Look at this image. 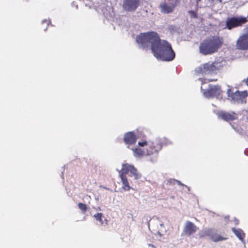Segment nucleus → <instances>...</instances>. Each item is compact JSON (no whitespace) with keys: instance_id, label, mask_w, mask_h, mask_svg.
Here are the masks:
<instances>
[{"instance_id":"nucleus-1","label":"nucleus","mask_w":248,"mask_h":248,"mask_svg":"<svg viewBox=\"0 0 248 248\" xmlns=\"http://www.w3.org/2000/svg\"><path fill=\"white\" fill-rule=\"evenodd\" d=\"M136 42L140 48L151 49L157 60L171 61L175 57V53L170 44L164 40H161L155 32L140 33L137 36Z\"/></svg>"},{"instance_id":"nucleus-2","label":"nucleus","mask_w":248,"mask_h":248,"mask_svg":"<svg viewBox=\"0 0 248 248\" xmlns=\"http://www.w3.org/2000/svg\"><path fill=\"white\" fill-rule=\"evenodd\" d=\"M140 148H132L135 157L140 158L143 156H151L150 160L155 162L157 160L158 153L162 148L161 142L159 139L154 141H141L138 142Z\"/></svg>"},{"instance_id":"nucleus-3","label":"nucleus","mask_w":248,"mask_h":248,"mask_svg":"<svg viewBox=\"0 0 248 248\" xmlns=\"http://www.w3.org/2000/svg\"><path fill=\"white\" fill-rule=\"evenodd\" d=\"M220 39L213 37L203 41L199 46L200 52L203 55H209L215 52L221 46Z\"/></svg>"},{"instance_id":"nucleus-4","label":"nucleus","mask_w":248,"mask_h":248,"mask_svg":"<svg viewBox=\"0 0 248 248\" xmlns=\"http://www.w3.org/2000/svg\"><path fill=\"white\" fill-rule=\"evenodd\" d=\"M223 61H215L212 63H206L195 69V72L202 74H213L217 73L225 64Z\"/></svg>"},{"instance_id":"nucleus-5","label":"nucleus","mask_w":248,"mask_h":248,"mask_svg":"<svg viewBox=\"0 0 248 248\" xmlns=\"http://www.w3.org/2000/svg\"><path fill=\"white\" fill-rule=\"evenodd\" d=\"M135 169L134 166L131 164L124 163L122 164L121 170H117L122 182V188L125 191H128L131 188L126 175H129L133 170H135Z\"/></svg>"},{"instance_id":"nucleus-6","label":"nucleus","mask_w":248,"mask_h":248,"mask_svg":"<svg viewBox=\"0 0 248 248\" xmlns=\"http://www.w3.org/2000/svg\"><path fill=\"white\" fill-rule=\"evenodd\" d=\"M227 93L228 99L232 103H244L246 102V97L248 95L247 91L239 92L228 87Z\"/></svg>"},{"instance_id":"nucleus-7","label":"nucleus","mask_w":248,"mask_h":248,"mask_svg":"<svg viewBox=\"0 0 248 248\" xmlns=\"http://www.w3.org/2000/svg\"><path fill=\"white\" fill-rule=\"evenodd\" d=\"M246 18L243 17L228 18L226 20V27L229 30L242 26L247 22Z\"/></svg>"},{"instance_id":"nucleus-8","label":"nucleus","mask_w":248,"mask_h":248,"mask_svg":"<svg viewBox=\"0 0 248 248\" xmlns=\"http://www.w3.org/2000/svg\"><path fill=\"white\" fill-rule=\"evenodd\" d=\"M221 92L220 88L218 85H209L208 89L203 90V95L207 98H217Z\"/></svg>"},{"instance_id":"nucleus-9","label":"nucleus","mask_w":248,"mask_h":248,"mask_svg":"<svg viewBox=\"0 0 248 248\" xmlns=\"http://www.w3.org/2000/svg\"><path fill=\"white\" fill-rule=\"evenodd\" d=\"M235 47L239 50H248V32L239 36Z\"/></svg>"},{"instance_id":"nucleus-10","label":"nucleus","mask_w":248,"mask_h":248,"mask_svg":"<svg viewBox=\"0 0 248 248\" xmlns=\"http://www.w3.org/2000/svg\"><path fill=\"white\" fill-rule=\"evenodd\" d=\"M140 4V0H124L123 8L127 12L135 11Z\"/></svg>"},{"instance_id":"nucleus-11","label":"nucleus","mask_w":248,"mask_h":248,"mask_svg":"<svg viewBox=\"0 0 248 248\" xmlns=\"http://www.w3.org/2000/svg\"><path fill=\"white\" fill-rule=\"evenodd\" d=\"M197 230V227L193 223L186 221L184 224L183 233L187 236H190L195 233Z\"/></svg>"},{"instance_id":"nucleus-12","label":"nucleus","mask_w":248,"mask_h":248,"mask_svg":"<svg viewBox=\"0 0 248 248\" xmlns=\"http://www.w3.org/2000/svg\"><path fill=\"white\" fill-rule=\"evenodd\" d=\"M219 118L226 121H232L237 119V115L233 113H228L225 111H220L217 113Z\"/></svg>"},{"instance_id":"nucleus-13","label":"nucleus","mask_w":248,"mask_h":248,"mask_svg":"<svg viewBox=\"0 0 248 248\" xmlns=\"http://www.w3.org/2000/svg\"><path fill=\"white\" fill-rule=\"evenodd\" d=\"M205 233L208 235L214 242L221 241L226 239L225 238L216 233L214 230L212 229L205 230Z\"/></svg>"},{"instance_id":"nucleus-14","label":"nucleus","mask_w":248,"mask_h":248,"mask_svg":"<svg viewBox=\"0 0 248 248\" xmlns=\"http://www.w3.org/2000/svg\"><path fill=\"white\" fill-rule=\"evenodd\" d=\"M174 7L175 5L174 4H167L166 2H162L159 5L160 11L164 14H168L172 13Z\"/></svg>"},{"instance_id":"nucleus-15","label":"nucleus","mask_w":248,"mask_h":248,"mask_svg":"<svg viewBox=\"0 0 248 248\" xmlns=\"http://www.w3.org/2000/svg\"><path fill=\"white\" fill-rule=\"evenodd\" d=\"M124 140L126 144L131 145L135 143L137 137L133 132H129L124 135Z\"/></svg>"},{"instance_id":"nucleus-16","label":"nucleus","mask_w":248,"mask_h":248,"mask_svg":"<svg viewBox=\"0 0 248 248\" xmlns=\"http://www.w3.org/2000/svg\"><path fill=\"white\" fill-rule=\"evenodd\" d=\"M232 230L233 232L239 239V240H240L243 244H245L244 239L245 236V234L244 232L240 229H235L234 228H232Z\"/></svg>"},{"instance_id":"nucleus-17","label":"nucleus","mask_w":248,"mask_h":248,"mask_svg":"<svg viewBox=\"0 0 248 248\" xmlns=\"http://www.w3.org/2000/svg\"><path fill=\"white\" fill-rule=\"evenodd\" d=\"M130 177H134L135 180H138L141 177V174L138 171L137 169L133 171L130 174H129Z\"/></svg>"},{"instance_id":"nucleus-18","label":"nucleus","mask_w":248,"mask_h":248,"mask_svg":"<svg viewBox=\"0 0 248 248\" xmlns=\"http://www.w3.org/2000/svg\"><path fill=\"white\" fill-rule=\"evenodd\" d=\"M102 213H96L93 215V217L96 220L99 221L101 225L103 224V221L102 219Z\"/></svg>"},{"instance_id":"nucleus-19","label":"nucleus","mask_w":248,"mask_h":248,"mask_svg":"<svg viewBox=\"0 0 248 248\" xmlns=\"http://www.w3.org/2000/svg\"><path fill=\"white\" fill-rule=\"evenodd\" d=\"M166 232L165 229L164 228V225L163 223H160L159 227L158 228V233L159 235H162L163 232Z\"/></svg>"},{"instance_id":"nucleus-20","label":"nucleus","mask_w":248,"mask_h":248,"mask_svg":"<svg viewBox=\"0 0 248 248\" xmlns=\"http://www.w3.org/2000/svg\"><path fill=\"white\" fill-rule=\"evenodd\" d=\"M78 208L83 212H85L87 210V206L86 204L79 203L78 204Z\"/></svg>"},{"instance_id":"nucleus-21","label":"nucleus","mask_w":248,"mask_h":248,"mask_svg":"<svg viewBox=\"0 0 248 248\" xmlns=\"http://www.w3.org/2000/svg\"><path fill=\"white\" fill-rule=\"evenodd\" d=\"M189 15L191 18H197V14L193 11H189Z\"/></svg>"},{"instance_id":"nucleus-22","label":"nucleus","mask_w":248,"mask_h":248,"mask_svg":"<svg viewBox=\"0 0 248 248\" xmlns=\"http://www.w3.org/2000/svg\"><path fill=\"white\" fill-rule=\"evenodd\" d=\"M176 180L175 179H170L168 181V182L170 184L174 185L176 183Z\"/></svg>"},{"instance_id":"nucleus-23","label":"nucleus","mask_w":248,"mask_h":248,"mask_svg":"<svg viewBox=\"0 0 248 248\" xmlns=\"http://www.w3.org/2000/svg\"><path fill=\"white\" fill-rule=\"evenodd\" d=\"M234 224L236 225H238L239 223V220L236 218L234 219Z\"/></svg>"},{"instance_id":"nucleus-24","label":"nucleus","mask_w":248,"mask_h":248,"mask_svg":"<svg viewBox=\"0 0 248 248\" xmlns=\"http://www.w3.org/2000/svg\"><path fill=\"white\" fill-rule=\"evenodd\" d=\"M176 183H177L178 185H179L183 186H184V184H182L180 181H178V180H176Z\"/></svg>"},{"instance_id":"nucleus-25","label":"nucleus","mask_w":248,"mask_h":248,"mask_svg":"<svg viewBox=\"0 0 248 248\" xmlns=\"http://www.w3.org/2000/svg\"><path fill=\"white\" fill-rule=\"evenodd\" d=\"M96 211H101V208L99 207H97L94 208Z\"/></svg>"},{"instance_id":"nucleus-26","label":"nucleus","mask_w":248,"mask_h":248,"mask_svg":"<svg viewBox=\"0 0 248 248\" xmlns=\"http://www.w3.org/2000/svg\"><path fill=\"white\" fill-rule=\"evenodd\" d=\"M45 23H47V25H48V23H47V20H46V19L43 20L42 21V23H45Z\"/></svg>"},{"instance_id":"nucleus-27","label":"nucleus","mask_w":248,"mask_h":248,"mask_svg":"<svg viewBox=\"0 0 248 248\" xmlns=\"http://www.w3.org/2000/svg\"><path fill=\"white\" fill-rule=\"evenodd\" d=\"M246 83L248 85V78L247 79Z\"/></svg>"},{"instance_id":"nucleus-28","label":"nucleus","mask_w":248,"mask_h":248,"mask_svg":"<svg viewBox=\"0 0 248 248\" xmlns=\"http://www.w3.org/2000/svg\"><path fill=\"white\" fill-rule=\"evenodd\" d=\"M186 187H187L188 188V189L189 190V188L187 186H185Z\"/></svg>"},{"instance_id":"nucleus-29","label":"nucleus","mask_w":248,"mask_h":248,"mask_svg":"<svg viewBox=\"0 0 248 248\" xmlns=\"http://www.w3.org/2000/svg\"><path fill=\"white\" fill-rule=\"evenodd\" d=\"M219 1L220 2H222V0H219Z\"/></svg>"},{"instance_id":"nucleus-30","label":"nucleus","mask_w":248,"mask_h":248,"mask_svg":"<svg viewBox=\"0 0 248 248\" xmlns=\"http://www.w3.org/2000/svg\"><path fill=\"white\" fill-rule=\"evenodd\" d=\"M215 80H210V81H214Z\"/></svg>"}]
</instances>
